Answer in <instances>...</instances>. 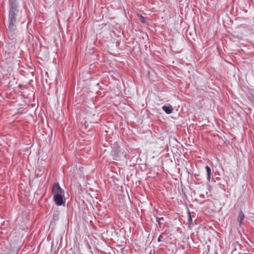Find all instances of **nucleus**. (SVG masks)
<instances>
[{"label": "nucleus", "mask_w": 254, "mask_h": 254, "mask_svg": "<svg viewBox=\"0 0 254 254\" xmlns=\"http://www.w3.org/2000/svg\"><path fill=\"white\" fill-rule=\"evenodd\" d=\"M64 195H59L57 194L55 196H54V200L55 202V203L58 206L61 205H64L65 201L64 200Z\"/></svg>", "instance_id": "4"}, {"label": "nucleus", "mask_w": 254, "mask_h": 254, "mask_svg": "<svg viewBox=\"0 0 254 254\" xmlns=\"http://www.w3.org/2000/svg\"><path fill=\"white\" fill-rule=\"evenodd\" d=\"M112 155L114 160H119L123 155V152L121 151V148L118 144H115L113 150L112 151Z\"/></svg>", "instance_id": "2"}, {"label": "nucleus", "mask_w": 254, "mask_h": 254, "mask_svg": "<svg viewBox=\"0 0 254 254\" xmlns=\"http://www.w3.org/2000/svg\"><path fill=\"white\" fill-rule=\"evenodd\" d=\"M17 8H9L8 13V36L12 37L16 30V16L18 12Z\"/></svg>", "instance_id": "1"}, {"label": "nucleus", "mask_w": 254, "mask_h": 254, "mask_svg": "<svg viewBox=\"0 0 254 254\" xmlns=\"http://www.w3.org/2000/svg\"><path fill=\"white\" fill-rule=\"evenodd\" d=\"M193 226V221L191 218V214L190 211L188 212V228L191 229Z\"/></svg>", "instance_id": "6"}, {"label": "nucleus", "mask_w": 254, "mask_h": 254, "mask_svg": "<svg viewBox=\"0 0 254 254\" xmlns=\"http://www.w3.org/2000/svg\"><path fill=\"white\" fill-rule=\"evenodd\" d=\"M52 193L54 196L57 194L64 195V190L61 188L59 183H55L52 188Z\"/></svg>", "instance_id": "3"}, {"label": "nucleus", "mask_w": 254, "mask_h": 254, "mask_svg": "<svg viewBox=\"0 0 254 254\" xmlns=\"http://www.w3.org/2000/svg\"><path fill=\"white\" fill-rule=\"evenodd\" d=\"M155 218L156 219V221L158 223L159 227L161 228L162 224V222L161 221L164 220V218L163 217H158L156 216H155Z\"/></svg>", "instance_id": "10"}, {"label": "nucleus", "mask_w": 254, "mask_h": 254, "mask_svg": "<svg viewBox=\"0 0 254 254\" xmlns=\"http://www.w3.org/2000/svg\"><path fill=\"white\" fill-rule=\"evenodd\" d=\"M245 218V215L243 212L241 210L239 212L238 217V221L239 222V225H241L242 223Z\"/></svg>", "instance_id": "7"}, {"label": "nucleus", "mask_w": 254, "mask_h": 254, "mask_svg": "<svg viewBox=\"0 0 254 254\" xmlns=\"http://www.w3.org/2000/svg\"><path fill=\"white\" fill-rule=\"evenodd\" d=\"M162 239H163V234H161L158 238V240H157L158 242H160L163 241Z\"/></svg>", "instance_id": "11"}, {"label": "nucleus", "mask_w": 254, "mask_h": 254, "mask_svg": "<svg viewBox=\"0 0 254 254\" xmlns=\"http://www.w3.org/2000/svg\"><path fill=\"white\" fill-rule=\"evenodd\" d=\"M205 169H206V174H207V179L208 182H210V178H211V169L208 166H206L205 167Z\"/></svg>", "instance_id": "8"}, {"label": "nucleus", "mask_w": 254, "mask_h": 254, "mask_svg": "<svg viewBox=\"0 0 254 254\" xmlns=\"http://www.w3.org/2000/svg\"><path fill=\"white\" fill-rule=\"evenodd\" d=\"M162 110L167 114H170L173 112V108L170 106H163Z\"/></svg>", "instance_id": "5"}, {"label": "nucleus", "mask_w": 254, "mask_h": 254, "mask_svg": "<svg viewBox=\"0 0 254 254\" xmlns=\"http://www.w3.org/2000/svg\"><path fill=\"white\" fill-rule=\"evenodd\" d=\"M9 8H17L18 4L16 0H9Z\"/></svg>", "instance_id": "9"}]
</instances>
